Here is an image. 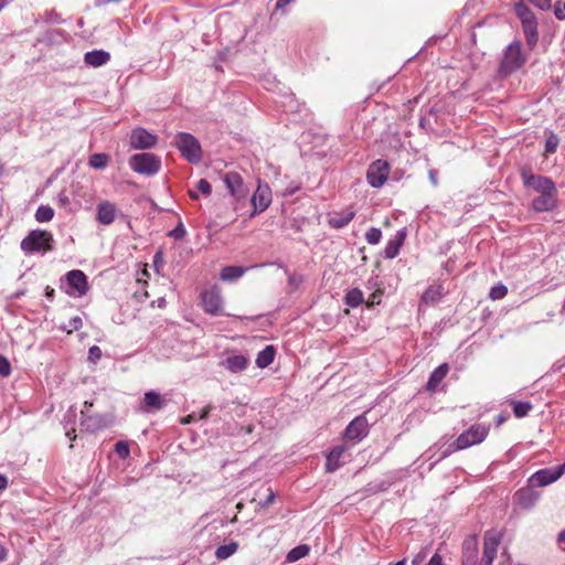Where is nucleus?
I'll list each match as a JSON object with an SVG mask.
<instances>
[{
  "instance_id": "nucleus-1",
  "label": "nucleus",
  "mask_w": 565,
  "mask_h": 565,
  "mask_svg": "<svg viewBox=\"0 0 565 565\" xmlns=\"http://www.w3.org/2000/svg\"><path fill=\"white\" fill-rule=\"evenodd\" d=\"M521 175L525 186L540 193V195L532 201V209L535 212H550L556 207L557 190L551 179L532 174L525 170L522 171Z\"/></svg>"
},
{
  "instance_id": "nucleus-2",
  "label": "nucleus",
  "mask_w": 565,
  "mask_h": 565,
  "mask_svg": "<svg viewBox=\"0 0 565 565\" xmlns=\"http://www.w3.org/2000/svg\"><path fill=\"white\" fill-rule=\"evenodd\" d=\"M489 426L483 424L472 425L468 430L458 436L454 445L448 446L447 450L441 455L440 459L454 451L462 450L473 445L481 444L489 434Z\"/></svg>"
},
{
  "instance_id": "nucleus-3",
  "label": "nucleus",
  "mask_w": 565,
  "mask_h": 565,
  "mask_svg": "<svg viewBox=\"0 0 565 565\" xmlns=\"http://www.w3.org/2000/svg\"><path fill=\"white\" fill-rule=\"evenodd\" d=\"M515 14L522 23L526 44L530 50L534 49L539 40L537 22L534 13L523 3L519 2L514 6Z\"/></svg>"
},
{
  "instance_id": "nucleus-4",
  "label": "nucleus",
  "mask_w": 565,
  "mask_h": 565,
  "mask_svg": "<svg viewBox=\"0 0 565 565\" xmlns=\"http://www.w3.org/2000/svg\"><path fill=\"white\" fill-rule=\"evenodd\" d=\"M53 236L46 231H32L21 242V249L26 253L49 252L53 249Z\"/></svg>"
},
{
  "instance_id": "nucleus-5",
  "label": "nucleus",
  "mask_w": 565,
  "mask_h": 565,
  "mask_svg": "<svg viewBox=\"0 0 565 565\" xmlns=\"http://www.w3.org/2000/svg\"><path fill=\"white\" fill-rule=\"evenodd\" d=\"M525 62L526 57L522 53L521 42L514 41L504 51L500 71L505 75L511 74L522 67Z\"/></svg>"
},
{
  "instance_id": "nucleus-6",
  "label": "nucleus",
  "mask_w": 565,
  "mask_h": 565,
  "mask_svg": "<svg viewBox=\"0 0 565 565\" xmlns=\"http://www.w3.org/2000/svg\"><path fill=\"white\" fill-rule=\"evenodd\" d=\"M175 146L189 162L195 163L202 159L200 142L192 135L186 132L178 134L175 137Z\"/></svg>"
},
{
  "instance_id": "nucleus-7",
  "label": "nucleus",
  "mask_w": 565,
  "mask_h": 565,
  "mask_svg": "<svg viewBox=\"0 0 565 565\" xmlns=\"http://www.w3.org/2000/svg\"><path fill=\"white\" fill-rule=\"evenodd\" d=\"M130 168L141 174H156L161 166L160 159L152 153L134 154L129 160Z\"/></svg>"
},
{
  "instance_id": "nucleus-8",
  "label": "nucleus",
  "mask_w": 565,
  "mask_h": 565,
  "mask_svg": "<svg viewBox=\"0 0 565 565\" xmlns=\"http://www.w3.org/2000/svg\"><path fill=\"white\" fill-rule=\"evenodd\" d=\"M223 180L230 194L234 198V200L237 203L246 200L249 190L245 185L242 177L237 172H227L224 175Z\"/></svg>"
},
{
  "instance_id": "nucleus-9",
  "label": "nucleus",
  "mask_w": 565,
  "mask_h": 565,
  "mask_svg": "<svg viewBox=\"0 0 565 565\" xmlns=\"http://www.w3.org/2000/svg\"><path fill=\"white\" fill-rule=\"evenodd\" d=\"M388 173V163L386 161L377 160L369 167L366 179L371 186L380 188L387 180Z\"/></svg>"
},
{
  "instance_id": "nucleus-10",
  "label": "nucleus",
  "mask_w": 565,
  "mask_h": 565,
  "mask_svg": "<svg viewBox=\"0 0 565 565\" xmlns=\"http://www.w3.org/2000/svg\"><path fill=\"white\" fill-rule=\"evenodd\" d=\"M250 202L253 204V212L252 216L256 215L257 213L264 212L271 203V190L270 188L258 181V186L253 194Z\"/></svg>"
},
{
  "instance_id": "nucleus-11",
  "label": "nucleus",
  "mask_w": 565,
  "mask_h": 565,
  "mask_svg": "<svg viewBox=\"0 0 565 565\" xmlns=\"http://www.w3.org/2000/svg\"><path fill=\"white\" fill-rule=\"evenodd\" d=\"M369 433V423L364 415L355 417L345 428L344 437L348 440L360 441Z\"/></svg>"
},
{
  "instance_id": "nucleus-12",
  "label": "nucleus",
  "mask_w": 565,
  "mask_h": 565,
  "mask_svg": "<svg viewBox=\"0 0 565 565\" xmlns=\"http://www.w3.org/2000/svg\"><path fill=\"white\" fill-rule=\"evenodd\" d=\"M499 544L500 536L497 532H486L483 537V555L481 559V565H492V562L497 556Z\"/></svg>"
},
{
  "instance_id": "nucleus-13",
  "label": "nucleus",
  "mask_w": 565,
  "mask_h": 565,
  "mask_svg": "<svg viewBox=\"0 0 565 565\" xmlns=\"http://www.w3.org/2000/svg\"><path fill=\"white\" fill-rule=\"evenodd\" d=\"M565 471V465L556 468V469H542L535 472L531 478L530 482L534 487H545L562 477Z\"/></svg>"
},
{
  "instance_id": "nucleus-14",
  "label": "nucleus",
  "mask_w": 565,
  "mask_h": 565,
  "mask_svg": "<svg viewBox=\"0 0 565 565\" xmlns=\"http://www.w3.org/2000/svg\"><path fill=\"white\" fill-rule=\"evenodd\" d=\"M66 280L72 291L70 295L82 297L88 291V282L86 275L78 269H74L67 273Z\"/></svg>"
},
{
  "instance_id": "nucleus-15",
  "label": "nucleus",
  "mask_w": 565,
  "mask_h": 565,
  "mask_svg": "<svg viewBox=\"0 0 565 565\" xmlns=\"http://www.w3.org/2000/svg\"><path fill=\"white\" fill-rule=\"evenodd\" d=\"M202 306L207 313L220 315L223 309V300L217 288L205 290L202 294Z\"/></svg>"
},
{
  "instance_id": "nucleus-16",
  "label": "nucleus",
  "mask_w": 565,
  "mask_h": 565,
  "mask_svg": "<svg viewBox=\"0 0 565 565\" xmlns=\"http://www.w3.org/2000/svg\"><path fill=\"white\" fill-rule=\"evenodd\" d=\"M119 211L115 203L100 201L96 206V221L103 225H110L115 222Z\"/></svg>"
},
{
  "instance_id": "nucleus-17",
  "label": "nucleus",
  "mask_w": 565,
  "mask_h": 565,
  "mask_svg": "<svg viewBox=\"0 0 565 565\" xmlns=\"http://www.w3.org/2000/svg\"><path fill=\"white\" fill-rule=\"evenodd\" d=\"M157 137L143 128H136L130 136V145L134 149H148L156 145Z\"/></svg>"
},
{
  "instance_id": "nucleus-18",
  "label": "nucleus",
  "mask_w": 565,
  "mask_h": 565,
  "mask_svg": "<svg viewBox=\"0 0 565 565\" xmlns=\"http://www.w3.org/2000/svg\"><path fill=\"white\" fill-rule=\"evenodd\" d=\"M82 414V427L90 433H95L108 426L109 420L103 415H90L85 416V411H81Z\"/></svg>"
},
{
  "instance_id": "nucleus-19",
  "label": "nucleus",
  "mask_w": 565,
  "mask_h": 565,
  "mask_svg": "<svg viewBox=\"0 0 565 565\" xmlns=\"http://www.w3.org/2000/svg\"><path fill=\"white\" fill-rule=\"evenodd\" d=\"M478 555V540L476 535L467 537L462 544V564L475 565Z\"/></svg>"
},
{
  "instance_id": "nucleus-20",
  "label": "nucleus",
  "mask_w": 565,
  "mask_h": 565,
  "mask_svg": "<svg viewBox=\"0 0 565 565\" xmlns=\"http://www.w3.org/2000/svg\"><path fill=\"white\" fill-rule=\"evenodd\" d=\"M220 365L232 373H239L248 366V359L243 354H232L222 360Z\"/></svg>"
},
{
  "instance_id": "nucleus-21",
  "label": "nucleus",
  "mask_w": 565,
  "mask_h": 565,
  "mask_svg": "<svg viewBox=\"0 0 565 565\" xmlns=\"http://www.w3.org/2000/svg\"><path fill=\"white\" fill-rule=\"evenodd\" d=\"M540 498V493L531 488H522L514 494V500L518 505L523 509H531L535 505Z\"/></svg>"
},
{
  "instance_id": "nucleus-22",
  "label": "nucleus",
  "mask_w": 565,
  "mask_h": 565,
  "mask_svg": "<svg viewBox=\"0 0 565 565\" xmlns=\"http://www.w3.org/2000/svg\"><path fill=\"white\" fill-rule=\"evenodd\" d=\"M164 406V401L162 396L154 392L149 391L145 393L143 401H142V409L147 413L156 412L161 409Z\"/></svg>"
},
{
  "instance_id": "nucleus-23",
  "label": "nucleus",
  "mask_w": 565,
  "mask_h": 565,
  "mask_svg": "<svg viewBox=\"0 0 565 565\" xmlns=\"http://www.w3.org/2000/svg\"><path fill=\"white\" fill-rule=\"evenodd\" d=\"M405 238H406V230L402 228L396 233V235L393 239L387 242L386 247H385V257L390 258V259L396 257L399 252V248L404 244Z\"/></svg>"
},
{
  "instance_id": "nucleus-24",
  "label": "nucleus",
  "mask_w": 565,
  "mask_h": 565,
  "mask_svg": "<svg viewBox=\"0 0 565 565\" xmlns=\"http://www.w3.org/2000/svg\"><path fill=\"white\" fill-rule=\"evenodd\" d=\"M110 58V55L108 52L103 50H94L90 52H87L84 56V61L87 65H90L93 67H99L104 64H106Z\"/></svg>"
},
{
  "instance_id": "nucleus-25",
  "label": "nucleus",
  "mask_w": 565,
  "mask_h": 565,
  "mask_svg": "<svg viewBox=\"0 0 565 565\" xmlns=\"http://www.w3.org/2000/svg\"><path fill=\"white\" fill-rule=\"evenodd\" d=\"M448 371L449 366L447 363H443L438 367H436L429 376V380L427 382V390L434 392L440 384V382L445 379Z\"/></svg>"
},
{
  "instance_id": "nucleus-26",
  "label": "nucleus",
  "mask_w": 565,
  "mask_h": 565,
  "mask_svg": "<svg viewBox=\"0 0 565 565\" xmlns=\"http://www.w3.org/2000/svg\"><path fill=\"white\" fill-rule=\"evenodd\" d=\"M344 446L334 447L327 457L326 469L329 472L335 471L340 467V458L345 452Z\"/></svg>"
},
{
  "instance_id": "nucleus-27",
  "label": "nucleus",
  "mask_w": 565,
  "mask_h": 565,
  "mask_svg": "<svg viewBox=\"0 0 565 565\" xmlns=\"http://www.w3.org/2000/svg\"><path fill=\"white\" fill-rule=\"evenodd\" d=\"M445 294L441 285H433L422 296V301L427 305L436 303Z\"/></svg>"
},
{
  "instance_id": "nucleus-28",
  "label": "nucleus",
  "mask_w": 565,
  "mask_h": 565,
  "mask_svg": "<svg viewBox=\"0 0 565 565\" xmlns=\"http://www.w3.org/2000/svg\"><path fill=\"white\" fill-rule=\"evenodd\" d=\"M275 358V350L271 345H267L264 350H262L256 359V364L258 367L264 369L273 363Z\"/></svg>"
},
{
  "instance_id": "nucleus-29",
  "label": "nucleus",
  "mask_w": 565,
  "mask_h": 565,
  "mask_svg": "<svg viewBox=\"0 0 565 565\" xmlns=\"http://www.w3.org/2000/svg\"><path fill=\"white\" fill-rule=\"evenodd\" d=\"M353 217H354V212L347 211V212L333 215L330 218L329 223L334 228H341V227H344L345 225H348L352 221Z\"/></svg>"
},
{
  "instance_id": "nucleus-30",
  "label": "nucleus",
  "mask_w": 565,
  "mask_h": 565,
  "mask_svg": "<svg viewBox=\"0 0 565 565\" xmlns=\"http://www.w3.org/2000/svg\"><path fill=\"white\" fill-rule=\"evenodd\" d=\"M245 273V268L238 266H226L221 271V278L223 280H235L242 277Z\"/></svg>"
},
{
  "instance_id": "nucleus-31",
  "label": "nucleus",
  "mask_w": 565,
  "mask_h": 565,
  "mask_svg": "<svg viewBox=\"0 0 565 565\" xmlns=\"http://www.w3.org/2000/svg\"><path fill=\"white\" fill-rule=\"evenodd\" d=\"M238 548V544L236 542H231L228 544L221 545L215 551V557L217 559H226L236 553Z\"/></svg>"
},
{
  "instance_id": "nucleus-32",
  "label": "nucleus",
  "mask_w": 565,
  "mask_h": 565,
  "mask_svg": "<svg viewBox=\"0 0 565 565\" xmlns=\"http://www.w3.org/2000/svg\"><path fill=\"white\" fill-rule=\"evenodd\" d=\"M344 301L348 306L355 308L364 301L363 292L359 288H353L347 292Z\"/></svg>"
},
{
  "instance_id": "nucleus-33",
  "label": "nucleus",
  "mask_w": 565,
  "mask_h": 565,
  "mask_svg": "<svg viewBox=\"0 0 565 565\" xmlns=\"http://www.w3.org/2000/svg\"><path fill=\"white\" fill-rule=\"evenodd\" d=\"M53 216H54V211L49 205H41V206H39V209L35 212V218L38 222H41V223L51 221L53 218Z\"/></svg>"
},
{
  "instance_id": "nucleus-34",
  "label": "nucleus",
  "mask_w": 565,
  "mask_h": 565,
  "mask_svg": "<svg viewBox=\"0 0 565 565\" xmlns=\"http://www.w3.org/2000/svg\"><path fill=\"white\" fill-rule=\"evenodd\" d=\"M308 553H309V547L307 545H298L287 554V561L296 562V561L305 557Z\"/></svg>"
},
{
  "instance_id": "nucleus-35",
  "label": "nucleus",
  "mask_w": 565,
  "mask_h": 565,
  "mask_svg": "<svg viewBox=\"0 0 565 565\" xmlns=\"http://www.w3.org/2000/svg\"><path fill=\"white\" fill-rule=\"evenodd\" d=\"M532 409V405L529 402H514L513 403V413L515 417L522 418L529 414Z\"/></svg>"
},
{
  "instance_id": "nucleus-36",
  "label": "nucleus",
  "mask_w": 565,
  "mask_h": 565,
  "mask_svg": "<svg viewBox=\"0 0 565 565\" xmlns=\"http://www.w3.org/2000/svg\"><path fill=\"white\" fill-rule=\"evenodd\" d=\"M108 163V156L105 153H94L89 158V166L95 169H103Z\"/></svg>"
},
{
  "instance_id": "nucleus-37",
  "label": "nucleus",
  "mask_w": 565,
  "mask_h": 565,
  "mask_svg": "<svg viewBox=\"0 0 565 565\" xmlns=\"http://www.w3.org/2000/svg\"><path fill=\"white\" fill-rule=\"evenodd\" d=\"M382 238V232L380 228L377 227H371L366 233H365V239L369 244L371 245H375L377 244Z\"/></svg>"
},
{
  "instance_id": "nucleus-38",
  "label": "nucleus",
  "mask_w": 565,
  "mask_h": 565,
  "mask_svg": "<svg viewBox=\"0 0 565 565\" xmlns=\"http://www.w3.org/2000/svg\"><path fill=\"white\" fill-rule=\"evenodd\" d=\"M559 139L556 135L551 134L545 142V153H554L558 147Z\"/></svg>"
},
{
  "instance_id": "nucleus-39",
  "label": "nucleus",
  "mask_w": 565,
  "mask_h": 565,
  "mask_svg": "<svg viewBox=\"0 0 565 565\" xmlns=\"http://www.w3.org/2000/svg\"><path fill=\"white\" fill-rule=\"evenodd\" d=\"M508 292V288L504 285H497L490 290V298L493 300L502 299Z\"/></svg>"
},
{
  "instance_id": "nucleus-40",
  "label": "nucleus",
  "mask_w": 565,
  "mask_h": 565,
  "mask_svg": "<svg viewBox=\"0 0 565 565\" xmlns=\"http://www.w3.org/2000/svg\"><path fill=\"white\" fill-rule=\"evenodd\" d=\"M115 451L117 452L119 458L126 459L127 457H129V454H130L128 443H126V441H118L115 445Z\"/></svg>"
},
{
  "instance_id": "nucleus-41",
  "label": "nucleus",
  "mask_w": 565,
  "mask_h": 565,
  "mask_svg": "<svg viewBox=\"0 0 565 565\" xmlns=\"http://www.w3.org/2000/svg\"><path fill=\"white\" fill-rule=\"evenodd\" d=\"M186 234L183 224L180 222L172 231L169 232V236L174 239H182Z\"/></svg>"
},
{
  "instance_id": "nucleus-42",
  "label": "nucleus",
  "mask_w": 565,
  "mask_h": 565,
  "mask_svg": "<svg viewBox=\"0 0 565 565\" xmlns=\"http://www.w3.org/2000/svg\"><path fill=\"white\" fill-rule=\"evenodd\" d=\"M196 189L204 195H210L212 192V186L205 179H201L198 181Z\"/></svg>"
},
{
  "instance_id": "nucleus-43",
  "label": "nucleus",
  "mask_w": 565,
  "mask_h": 565,
  "mask_svg": "<svg viewBox=\"0 0 565 565\" xmlns=\"http://www.w3.org/2000/svg\"><path fill=\"white\" fill-rule=\"evenodd\" d=\"M82 326H83L82 318H81V317H78V316L73 317V318H71V319H70V321H68V324H67L68 330H67V331H68V333H71V332H73V331H75V330L81 329V328H82Z\"/></svg>"
},
{
  "instance_id": "nucleus-44",
  "label": "nucleus",
  "mask_w": 565,
  "mask_h": 565,
  "mask_svg": "<svg viewBox=\"0 0 565 565\" xmlns=\"http://www.w3.org/2000/svg\"><path fill=\"white\" fill-rule=\"evenodd\" d=\"M102 358V350L97 345H93L89 348V351H88V359L92 361V362H96L98 361L99 359Z\"/></svg>"
},
{
  "instance_id": "nucleus-45",
  "label": "nucleus",
  "mask_w": 565,
  "mask_h": 565,
  "mask_svg": "<svg viewBox=\"0 0 565 565\" xmlns=\"http://www.w3.org/2000/svg\"><path fill=\"white\" fill-rule=\"evenodd\" d=\"M11 372V366L9 361L0 355V375L8 376Z\"/></svg>"
},
{
  "instance_id": "nucleus-46",
  "label": "nucleus",
  "mask_w": 565,
  "mask_h": 565,
  "mask_svg": "<svg viewBox=\"0 0 565 565\" xmlns=\"http://www.w3.org/2000/svg\"><path fill=\"white\" fill-rule=\"evenodd\" d=\"M267 491H268V494H267L266 499H265L264 501L259 502V507H260L262 509L267 508V507H268V505H270V504L274 502V500H275V493H274V491H273L271 489H268Z\"/></svg>"
},
{
  "instance_id": "nucleus-47",
  "label": "nucleus",
  "mask_w": 565,
  "mask_h": 565,
  "mask_svg": "<svg viewBox=\"0 0 565 565\" xmlns=\"http://www.w3.org/2000/svg\"><path fill=\"white\" fill-rule=\"evenodd\" d=\"M536 8L547 10L551 7V0H530Z\"/></svg>"
},
{
  "instance_id": "nucleus-48",
  "label": "nucleus",
  "mask_w": 565,
  "mask_h": 565,
  "mask_svg": "<svg viewBox=\"0 0 565 565\" xmlns=\"http://www.w3.org/2000/svg\"><path fill=\"white\" fill-rule=\"evenodd\" d=\"M427 565H444L443 558L439 554H434Z\"/></svg>"
},
{
  "instance_id": "nucleus-49",
  "label": "nucleus",
  "mask_w": 565,
  "mask_h": 565,
  "mask_svg": "<svg viewBox=\"0 0 565 565\" xmlns=\"http://www.w3.org/2000/svg\"><path fill=\"white\" fill-rule=\"evenodd\" d=\"M557 541H558V543H559V545H561V548H562L563 551H565V530H564V531H562V532L558 534V536H557Z\"/></svg>"
},
{
  "instance_id": "nucleus-50",
  "label": "nucleus",
  "mask_w": 565,
  "mask_h": 565,
  "mask_svg": "<svg viewBox=\"0 0 565 565\" xmlns=\"http://www.w3.org/2000/svg\"><path fill=\"white\" fill-rule=\"evenodd\" d=\"M211 409H212V407H211L210 405H207L206 407H204V408L202 409L201 415H200V419H205V418H207V416H209V414H210Z\"/></svg>"
},
{
  "instance_id": "nucleus-51",
  "label": "nucleus",
  "mask_w": 565,
  "mask_h": 565,
  "mask_svg": "<svg viewBox=\"0 0 565 565\" xmlns=\"http://www.w3.org/2000/svg\"><path fill=\"white\" fill-rule=\"evenodd\" d=\"M429 179H430V181H431V183L434 185H437V183H438V181H437V171L430 170L429 171Z\"/></svg>"
},
{
  "instance_id": "nucleus-52",
  "label": "nucleus",
  "mask_w": 565,
  "mask_h": 565,
  "mask_svg": "<svg viewBox=\"0 0 565 565\" xmlns=\"http://www.w3.org/2000/svg\"><path fill=\"white\" fill-rule=\"evenodd\" d=\"M8 486V479L6 476L0 475V491L4 490Z\"/></svg>"
},
{
  "instance_id": "nucleus-53",
  "label": "nucleus",
  "mask_w": 565,
  "mask_h": 565,
  "mask_svg": "<svg viewBox=\"0 0 565 565\" xmlns=\"http://www.w3.org/2000/svg\"><path fill=\"white\" fill-rule=\"evenodd\" d=\"M7 548L0 543V562L7 558Z\"/></svg>"
},
{
  "instance_id": "nucleus-54",
  "label": "nucleus",
  "mask_w": 565,
  "mask_h": 565,
  "mask_svg": "<svg viewBox=\"0 0 565 565\" xmlns=\"http://www.w3.org/2000/svg\"><path fill=\"white\" fill-rule=\"evenodd\" d=\"M58 200L62 203V205H67L70 202L68 198L65 194H60Z\"/></svg>"
},
{
  "instance_id": "nucleus-55",
  "label": "nucleus",
  "mask_w": 565,
  "mask_h": 565,
  "mask_svg": "<svg viewBox=\"0 0 565 565\" xmlns=\"http://www.w3.org/2000/svg\"><path fill=\"white\" fill-rule=\"evenodd\" d=\"M194 420V415H189L185 418L182 419L183 424H190Z\"/></svg>"
},
{
  "instance_id": "nucleus-56",
  "label": "nucleus",
  "mask_w": 565,
  "mask_h": 565,
  "mask_svg": "<svg viewBox=\"0 0 565 565\" xmlns=\"http://www.w3.org/2000/svg\"><path fill=\"white\" fill-rule=\"evenodd\" d=\"M424 556H420V555H417L414 559H413V565H418L422 561H423Z\"/></svg>"
},
{
  "instance_id": "nucleus-57",
  "label": "nucleus",
  "mask_w": 565,
  "mask_h": 565,
  "mask_svg": "<svg viewBox=\"0 0 565 565\" xmlns=\"http://www.w3.org/2000/svg\"><path fill=\"white\" fill-rule=\"evenodd\" d=\"M299 281H300V279H299V280H297V278H296L295 276H290V277H289V284H290V285H296V284H298Z\"/></svg>"
},
{
  "instance_id": "nucleus-58",
  "label": "nucleus",
  "mask_w": 565,
  "mask_h": 565,
  "mask_svg": "<svg viewBox=\"0 0 565 565\" xmlns=\"http://www.w3.org/2000/svg\"><path fill=\"white\" fill-rule=\"evenodd\" d=\"M189 195H190L193 200H198V199H199V195H198V193H196L195 191L190 190V191H189Z\"/></svg>"
},
{
  "instance_id": "nucleus-59",
  "label": "nucleus",
  "mask_w": 565,
  "mask_h": 565,
  "mask_svg": "<svg viewBox=\"0 0 565 565\" xmlns=\"http://www.w3.org/2000/svg\"><path fill=\"white\" fill-rule=\"evenodd\" d=\"M9 2V0H0V10Z\"/></svg>"
},
{
  "instance_id": "nucleus-60",
  "label": "nucleus",
  "mask_w": 565,
  "mask_h": 565,
  "mask_svg": "<svg viewBox=\"0 0 565 565\" xmlns=\"http://www.w3.org/2000/svg\"><path fill=\"white\" fill-rule=\"evenodd\" d=\"M90 406H92V403H89V402H87V401L84 403V407H85V408H88V407H90Z\"/></svg>"
},
{
  "instance_id": "nucleus-61",
  "label": "nucleus",
  "mask_w": 565,
  "mask_h": 565,
  "mask_svg": "<svg viewBox=\"0 0 565 565\" xmlns=\"http://www.w3.org/2000/svg\"><path fill=\"white\" fill-rule=\"evenodd\" d=\"M53 292H54V290H53V289H51V290H47L46 295H47V296H52V294H53Z\"/></svg>"
},
{
  "instance_id": "nucleus-62",
  "label": "nucleus",
  "mask_w": 565,
  "mask_h": 565,
  "mask_svg": "<svg viewBox=\"0 0 565 565\" xmlns=\"http://www.w3.org/2000/svg\"><path fill=\"white\" fill-rule=\"evenodd\" d=\"M66 435L72 439L74 440L75 439V436L74 437H71V431H67Z\"/></svg>"
},
{
  "instance_id": "nucleus-63",
  "label": "nucleus",
  "mask_w": 565,
  "mask_h": 565,
  "mask_svg": "<svg viewBox=\"0 0 565 565\" xmlns=\"http://www.w3.org/2000/svg\"><path fill=\"white\" fill-rule=\"evenodd\" d=\"M3 166L0 163V175L2 174Z\"/></svg>"
}]
</instances>
